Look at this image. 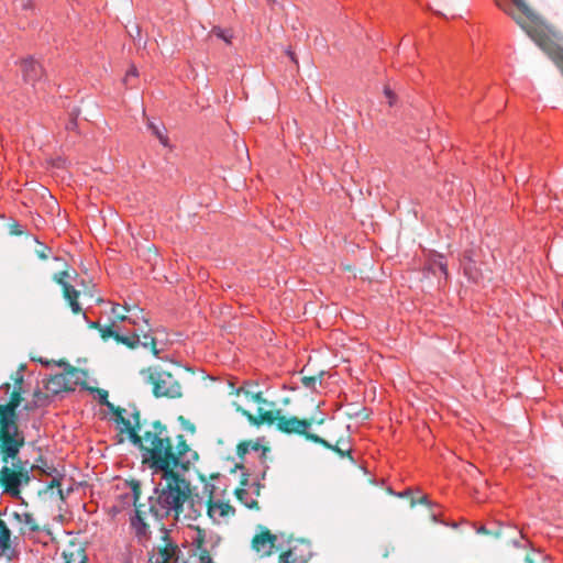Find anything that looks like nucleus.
Listing matches in <instances>:
<instances>
[{"label":"nucleus","instance_id":"nucleus-1","mask_svg":"<svg viewBox=\"0 0 563 563\" xmlns=\"http://www.w3.org/2000/svg\"><path fill=\"white\" fill-rule=\"evenodd\" d=\"M133 439L134 445L142 452L143 463L154 472L162 473V481L148 497V505L140 503V483L131 482L135 507L131 526L137 538L146 539L150 536V519L159 520L168 516L178 519L184 516L191 520V500L199 493L177 471L187 472L199 456L187 443L184 434L173 435L161 420L152 421L142 439L134 434Z\"/></svg>","mask_w":563,"mask_h":563},{"label":"nucleus","instance_id":"nucleus-2","mask_svg":"<svg viewBox=\"0 0 563 563\" xmlns=\"http://www.w3.org/2000/svg\"><path fill=\"white\" fill-rule=\"evenodd\" d=\"M233 406L238 412L244 416L249 422L253 426L260 427L263 424L267 426H276V429L279 432L286 434H299L302 435L306 440H308L309 435H316V433H311L308 429L313 424H322L324 422V418H316L309 417L300 419L296 416L286 417L280 415L279 409H269L265 410L263 407H258L257 413L253 415L249 410L244 409L236 401L233 402Z\"/></svg>","mask_w":563,"mask_h":563},{"label":"nucleus","instance_id":"nucleus-3","mask_svg":"<svg viewBox=\"0 0 563 563\" xmlns=\"http://www.w3.org/2000/svg\"><path fill=\"white\" fill-rule=\"evenodd\" d=\"M22 400V388L14 387L9 401L0 405V442L7 455L14 452L22 439H25L18 426V407Z\"/></svg>","mask_w":563,"mask_h":563},{"label":"nucleus","instance_id":"nucleus-4","mask_svg":"<svg viewBox=\"0 0 563 563\" xmlns=\"http://www.w3.org/2000/svg\"><path fill=\"white\" fill-rule=\"evenodd\" d=\"M206 512L212 522L219 518H228L235 515V509L229 503L214 500V485L206 483L202 494L191 500V520H196Z\"/></svg>","mask_w":563,"mask_h":563},{"label":"nucleus","instance_id":"nucleus-5","mask_svg":"<svg viewBox=\"0 0 563 563\" xmlns=\"http://www.w3.org/2000/svg\"><path fill=\"white\" fill-rule=\"evenodd\" d=\"M140 374L152 386V394L155 398L177 399L183 396V387L170 372L159 366H150L142 368Z\"/></svg>","mask_w":563,"mask_h":563},{"label":"nucleus","instance_id":"nucleus-6","mask_svg":"<svg viewBox=\"0 0 563 563\" xmlns=\"http://www.w3.org/2000/svg\"><path fill=\"white\" fill-rule=\"evenodd\" d=\"M92 391H96L99 396L100 404L107 406L111 412L115 415V422L118 424H122L123 428L120 430L121 433L125 432L128 434V439L134 444L133 433L136 438L142 439L143 432L145 429L148 428L151 423H147L146 421H141V413L140 411L134 408V411L132 412V421L130 419H126L124 417L125 409L121 407L114 406L112 402L108 400V391L102 388H92Z\"/></svg>","mask_w":563,"mask_h":563},{"label":"nucleus","instance_id":"nucleus-7","mask_svg":"<svg viewBox=\"0 0 563 563\" xmlns=\"http://www.w3.org/2000/svg\"><path fill=\"white\" fill-rule=\"evenodd\" d=\"M85 376L84 371L70 367L65 373L52 376L46 384V388L53 394L74 390L75 385L79 384Z\"/></svg>","mask_w":563,"mask_h":563},{"label":"nucleus","instance_id":"nucleus-8","mask_svg":"<svg viewBox=\"0 0 563 563\" xmlns=\"http://www.w3.org/2000/svg\"><path fill=\"white\" fill-rule=\"evenodd\" d=\"M115 342L123 344L131 350L136 349L140 345L143 347H150L154 356L159 355V351L156 347V339L152 334H143V340H141V335L136 332H133L132 335L115 334Z\"/></svg>","mask_w":563,"mask_h":563},{"label":"nucleus","instance_id":"nucleus-9","mask_svg":"<svg viewBox=\"0 0 563 563\" xmlns=\"http://www.w3.org/2000/svg\"><path fill=\"white\" fill-rule=\"evenodd\" d=\"M260 533L252 539V549L261 556H269L274 552L277 537L273 534L266 527L260 526Z\"/></svg>","mask_w":563,"mask_h":563},{"label":"nucleus","instance_id":"nucleus-10","mask_svg":"<svg viewBox=\"0 0 563 563\" xmlns=\"http://www.w3.org/2000/svg\"><path fill=\"white\" fill-rule=\"evenodd\" d=\"M465 275L477 284L489 283L493 279L492 272L483 271L478 262L468 254H464L462 260Z\"/></svg>","mask_w":563,"mask_h":563},{"label":"nucleus","instance_id":"nucleus-11","mask_svg":"<svg viewBox=\"0 0 563 563\" xmlns=\"http://www.w3.org/2000/svg\"><path fill=\"white\" fill-rule=\"evenodd\" d=\"M308 441H311L313 443L320 444L321 446L333 451L339 456L344 457L347 456L352 462H354L352 455H351V446H350V437H341L336 440L334 444L330 443L325 439L316 435H309Z\"/></svg>","mask_w":563,"mask_h":563},{"label":"nucleus","instance_id":"nucleus-12","mask_svg":"<svg viewBox=\"0 0 563 563\" xmlns=\"http://www.w3.org/2000/svg\"><path fill=\"white\" fill-rule=\"evenodd\" d=\"M20 70L24 82L34 86L44 74L42 65L33 57H26L21 60Z\"/></svg>","mask_w":563,"mask_h":563},{"label":"nucleus","instance_id":"nucleus-13","mask_svg":"<svg viewBox=\"0 0 563 563\" xmlns=\"http://www.w3.org/2000/svg\"><path fill=\"white\" fill-rule=\"evenodd\" d=\"M164 534H163V541L164 544L159 548V556L162 560V563H169L170 560L175 556L176 552L178 551V548L176 544H174L167 531L163 528Z\"/></svg>","mask_w":563,"mask_h":563},{"label":"nucleus","instance_id":"nucleus-14","mask_svg":"<svg viewBox=\"0 0 563 563\" xmlns=\"http://www.w3.org/2000/svg\"><path fill=\"white\" fill-rule=\"evenodd\" d=\"M63 296L68 302V306L70 307L74 314H78L81 312V307L78 301L80 291L75 289L74 286L71 285H64Z\"/></svg>","mask_w":563,"mask_h":563},{"label":"nucleus","instance_id":"nucleus-15","mask_svg":"<svg viewBox=\"0 0 563 563\" xmlns=\"http://www.w3.org/2000/svg\"><path fill=\"white\" fill-rule=\"evenodd\" d=\"M11 550V530L0 518V554H7Z\"/></svg>","mask_w":563,"mask_h":563},{"label":"nucleus","instance_id":"nucleus-16","mask_svg":"<svg viewBox=\"0 0 563 563\" xmlns=\"http://www.w3.org/2000/svg\"><path fill=\"white\" fill-rule=\"evenodd\" d=\"M260 449L261 444L257 442H253L251 440L242 441L236 446V454L240 459H243L245 454L250 452V450L258 451Z\"/></svg>","mask_w":563,"mask_h":563},{"label":"nucleus","instance_id":"nucleus-17","mask_svg":"<svg viewBox=\"0 0 563 563\" xmlns=\"http://www.w3.org/2000/svg\"><path fill=\"white\" fill-rule=\"evenodd\" d=\"M14 518L18 519L20 522L24 523L26 527H29V529L31 531L40 530V527H38L36 520L34 519L33 515L30 512H25L22 515L14 512Z\"/></svg>","mask_w":563,"mask_h":563},{"label":"nucleus","instance_id":"nucleus-18","mask_svg":"<svg viewBox=\"0 0 563 563\" xmlns=\"http://www.w3.org/2000/svg\"><path fill=\"white\" fill-rule=\"evenodd\" d=\"M123 309H124V311L126 313H129V316H133V318H134V321L133 320H126L128 322L132 323L133 325H139V320H142L144 322V324H145L144 328H147L150 330V324H148L147 319H145L142 316H140V313L142 312L141 310L136 309L135 307L131 308V307H128V306H124Z\"/></svg>","mask_w":563,"mask_h":563},{"label":"nucleus","instance_id":"nucleus-19","mask_svg":"<svg viewBox=\"0 0 563 563\" xmlns=\"http://www.w3.org/2000/svg\"><path fill=\"white\" fill-rule=\"evenodd\" d=\"M33 468H37L41 471V473L48 475V476L53 475L56 472V468L53 467L52 465H48L47 462L42 456H40L36 460L35 465H29V471L33 470Z\"/></svg>","mask_w":563,"mask_h":563},{"label":"nucleus","instance_id":"nucleus-20","mask_svg":"<svg viewBox=\"0 0 563 563\" xmlns=\"http://www.w3.org/2000/svg\"><path fill=\"white\" fill-rule=\"evenodd\" d=\"M147 128L152 131V133L159 140V142L164 145V146H167L168 145V139L167 136L163 133L162 129L159 126H157L154 122L152 121H147Z\"/></svg>","mask_w":563,"mask_h":563},{"label":"nucleus","instance_id":"nucleus-21","mask_svg":"<svg viewBox=\"0 0 563 563\" xmlns=\"http://www.w3.org/2000/svg\"><path fill=\"white\" fill-rule=\"evenodd\" d=\"M322 376V372L316 375H305L301 377V383L307 388H313L317 383H321Z\"/></svg>","mask_w":563,"mask_h":563},{"label":"nucleus","instance_id":"nucleus-22","mask_svg":"<svg viewBox=\"0 0 563 563\" xmlns=\"http://www.w3.org/2000/svg\"><path fill=\"white\" fill-rule=\"evenodd\" d=\"M234 494H235L236 498H238L241 503H243L247 508H250V509H258V508H260L257 500H254V499H253V500H251L250 503H247V501H245V500H244V496H246V495H247V493H246V490H245L244 488H241V487H240V488H236V489H235V492H234Z\"/></svg>","mask_w":563,"mask_h":563},{"label":"nucleus","instance_id":"nucleus-23","mask_svg":"<svg viewBox=\"0 0 563 563\" xmlns=\"http://www.w3.org/2000/svg\"><path fill=\"white\" fill-rule=\"evenodd\" d=\"M279 563H307V561L302 558L294 556L292 551H286L279 555Z\"/></svg>","mask_w":563,"mask_h":563},{"label":"nucleus","instance_id":"nucleus-24","mask_svg":"<svg viewBox=\"0 0 563 563\" xmlns=\"http://www.w3.org/2000/svg\"><path fill=\"white\" fill-rule=\"evenodd\" d=\"M36 243H37V247L35 249L36 256L42 261L47 260L49 256V253H51V247H48L47 245H45L38 241H36Z\"/></svg>","mask_w":563,"mask_h":563},{"label":"nucleus","instance_id":"nucleus-25","mask_svg":"<svg viewBox=\"0 0 563 563\" xmlns=\"http://www.w3.org/2000/svg\"><path fill=\"white\" fill-rule=\"evenodd\" d=\"M99 333L101 339L104 341H107L110 338H112L115 341V334H119L117 331L113 330V324L102 325Z\"/></svg>","mask_w":563,"mask_h":563},{"label":"nucleus","instance_id":"nucleus-26","mask_svg":"<svg viewBox=\"0 0 563 563\" xmlns=\"http://www.w3.org/2000/svg\"><path fill=\"white\" fill-rule=\"evenodd\" d=\"M112 313L114 314V317H115V319L118 321H126V320H133L134 321L133 316L126 314L123 308H122V311H121L120 305H114L112 307Z\"/></svg>","mask_w":563,"mask_h":563},{"label":"nucleus","instance_id":"nucleus-27","mask_svg":"<svg viewBox=\"0 0 563 563\" xmlns=\"http://www.w3.org/2000/svg\"><path fill=\"white\" fill-rule=\"evenodd\" d=\"M211 33L214 34L218 38L223 40L225 43H231L232 34L228 33L227 31L220 27H213Z\"/></svg>","mask_w":563,"mask_h":563},{"label":"nucleus","instance_id":"nucleus-28","mask_svg":"<svg viewBox=\"0 0 563 563\" xmlns=\"http://www.w3.org/2000/svg\"><path fill=\"white\" fill-rule=\"evenodd\" d=\"M24 369V366L21 365L20 368L13 373L11 375V379L13 380V384H14V387H20L22 388V384H23V375H22V371Z\"/></svg>","mask_w":563,"mask_h":563},{"label":"nucleus","instance_id":"nucleus-29","mask_svg":"<svg viewBox=\"0 0 563 563\" xmlns=\"http://www.w3.org/2000/svg\"><path fill=\"white\" fill-rule=\"evenodd\" d=\"M68 276V273L67 271H63V272H59V273H56L54 276H53V280L55 283H57L60 287H62V290L64 289V285H69L65 278Z\"/></svg>","mask_w":563,"mask_h":563},{"label":"nucleus","instance_id":"nucleus-30","mask_svg":"<svg viewBox=\"0 0 563 563\" xmlns=\"http://www.w3.org/2000/svg\"><path fill=\"white\" fill-rule=\"evenodd\" d=\"M252 401L257 402L260 405H268L269 407H274L275 404L272 401H268L263 397L262 391H256L254 395H252Z\"/></svg>","mask_w":563,"mask_h":563},{"label":"nucleus","instance_id":"nucleus-31","mask_svg":"<svg viewBox=\"0 0 563 563\" xmlns=\"http://www.w3.org/2000/svg\"><path fill=\"white\" fill-rule=\"evenodd\" d=\"M256 391L252 390L249 387L242 386L232 391V394L239 396L243 394L247 399L252 400V395H254Z\"/></svg>","mask_w":563,"mask_h":563},{"label":"nucleus","instance_id":"nucleus-32","mask_svg":"<svg viewBox=\"0 0 563 563\" xmlns=\"http://www.w3.org/2000/svg\"><path fill=\"white\" fill-rule=\"evenodd\" d=\"M199 561L200 563H214L211 559V555L207 549H201L199 551Z\"/></svg>","mask_w":563,"mask_h":563},{"label":"nucleus","instance_id":"nucleus-33","mask_svg":"<svg viewBox=\"0 0 563 563\" xmlns=\"http://www.w3.org/2000/svg\"><path fill=\"white\" fill-rule=\"evenodd\" d=\"M477 533L485 534V536H493L495 538H500L501 537V530L500 529H498L496 531H490V530L486 529L485 527H481L477 530Z\"/></svg>","mask_w":563,"mask_h":563},{"label":"nucleus","instance_id":"nucleus-34","mask_svg":"<svg viewBox=\"0 0 563 563\" xmlns=\"http://www.w3.org/2000/svg\"><path fill=\"white\" fill-rule=\"evenodd\" d=\"M54 487L58 488V495H59L60 499H64L63 490L59 488L60 487V481L57 477H54L52 479V482L47 486L48 489L54 488Z\"/></svg>","mask_w":563,"mask_h":563},{"label":"nucleus","instance_id":"nucleus-35","mask_svg":"<svg viewBox=\"0 0 563 563\" xmlns=\"http://www.w3.org/2000/svg\"><path fill=\"white\" fill-rule=\"evenodd\" d=\"M384 93H385V96H386V97H387V99H388V103H389V106H393V104L395 103V98H396V97H395V93H394V92L391 91V89H390V88H388V87H386V88L384 89Z\"/></svg>","mask_w":563,"mask_h":563},{"label":"nucleus","instance_id":"nucleus-36","mask_svg":"<svg viewBox=\"0 0 563 563\" xmlns=\"http://www.w3.org/2000/svg\"><path fill=\"white\" fill-rule=\"evenodd\" d=\"M74 556H77V553H74V552L66 553V552H64L65 563H78V560H76Z\"/></svg>","mask_w":563,"mask_h":563},{"label":"nucleus","instance_id":"nucleus-37","mask_svg":"<svg viewBox=\"0 0 563 563\" xmlns=\"http://www.w3.org/2000/svg\"><path fill=\"white\" fill-rule=\"evenodd\" d=\"M198 532H199V533H198V537H197V539H196V541H195V542H196V544H197V548H198V549H199V551H200L201 549H205V548H203L205 537H203V534L201 533V530H198Z\"/></svg>","mask_w":563,"mask_h":563},{"label":"nucleus","instance_id":"nucleus-38","mask_svg":"<svg viewBox=\"0 0 563 563\" xmlns=\"http://www.w3.org/2000/svg\"><path fill=\"white\" fill-rule=\"evenodd\" d=\"M21 8L23 10H32L33 9L32 0H21Z\"/></svg>","mask_w":563,"mask_h":563},{"label":"nucleus","instance_id":"nucleus-39","mask_svg":"<svg viewBox=\"0 0 563 563\" xmlns=\"http://www.w3.org/2000/svg\"><path fill=\"white\" fill-rule=\"evenodd\" d=\"M419 504H428V497L427 496H422L419 500H418ZM417 505V500H415L413 498H411L410 500V506L411 507H415Z\"/></svg>","mask_w":563,"mask_h":563},{"label":"nucleus","instance_id":"nucleus-40","mask_svg":"<svg viewBox=\"0 0 563 563\" xmlns=\"http://www.w3.org/2000/svg\"><path fill=\"white\" fill-rule=\"evenodd\" d=\"M76 126H77V120H76V118H71L69 120V122L67 123L66 129L67 130H75Z\"/></svg>","mask_w":563,"mask_h":563},{"label":"nucleus","instance_id":"nucleus-41","mask_svg":"<svg viewBox=\"0 0 563 563\" xmlns=\"http://www.w3.org/2000/svg\"><path fill=\"white\" fill-rule=\"evenodd\" d=\"M130 76H137V69H136V67H135V66H132V67L129 69V71L126 73V76H125L124 81H126V80H128V78H129Z\"/></svg>","mask_w":563,"mask_h":563},{"label":"nucleus","instance_id":"nucleus-42","mask_svg":"<svg viewBox=\"0 0 563 563\" xmlns=\"http://www.w3.org/2000/svg\"><path fill=\"white\" fill-rule=\"evenodd\" d=\"M11 234L20 235L22 234V231L19 229V224L14 223L11 225Z\"/></svg>","mask_w":563,"mask_h":563},{"label":"nucleus","instance_id":"nucleus-43","mask_svg":"<svg viewBox=\"0 0 563 563\" xmlns=\"http://www.w3.org/2000/svg\"><path fill=\"white\" fill-rule=\"evenodd\" d=\"M146 330H144L143 328H137L134 332H136L137 334L141 335V340H143V334H151L150 331L151 329L148 330L147 328H145Z\"/></svg>","mask_w":563,"mask_h":563},{"label":"nucleus","instance_id":"nucleus-44","mask_svg":"<svg viewBox=\"0 0 563 563\" xmlns=\"http://www.w3.org/2000/svg\"><path fill=\"white\" fill-rule=\"evenodd\" d=\"M186 430H188L189 432L194 433L196 431V427L194 423L189 422V421H186V426H185Z\"/></svg>","mask_w":563,"mask_h":563},{"label":"nucleus","instance_id":"nucleus-45","mask_svg":"<svg viewBox=\"0 0 563 563\" xmlns=\"http://www.w3.org/2000/svg\"><path fill=\"white\" fill-rule=\"evenodd\" d=\"M435 265H437V267H439V269H440L444 275H446V274H448V273H446V266H445L443 263H441V262H440V263H438V264H435Z\"/></svg>","mask_w":563,"mask_h":563},{"label":"nucleus","instance_id":"nucleus-46","mask_svg":"<svg viewBox=\"0 0 563 563\" xmlns=\"http://www.w3.org/2000/svg\"><path fill=\"white\" fill-rule=\"evenodd\" d=\"M89 328L97 329L98 331H100V329L102 328V325H101L99 322H91V323L89 324Z\"/></svg>","mask_w":563,"mask_h":563},{"label":"nucleus","instance_id":"nucleus-47","mask_svg":"<svg viewBox=\"0 0 563 563\" xmlns=\"http://www.w3.org/2000/svg\"><path fill=\"white\" fill-rule=\"evenodd\" d=\"M525 563H534V561L531 558V555L527 554L526 558H525Z\"/></svg>","mask_w":563,"mask_h":563},{"label":"nucleus","instance_id":"nucleus-48","mask_svg":"<svg viewBox=\"0 0 563 563\" xmlns=\"http://www.w3.org/2000/svg\"><path fill=\"white\" fill-rule=\"evenodd\" d=\"M287 54L289 55L292 62L297 63L296 56L291 51H288Z\"/></svg>","mask_w":563,"mask_h":563},{"label":"nucleus","instance_id":"nucleus-49","mask_svg":"<svg viewBox=\"0 0 563 563\" xmlns=\"http://www.w3.org/2000/svg\"><path fill=\"white\" fill-rule=\"evenodd\" d=\"M409 496H410V490H406V492L399 494V497H409Z\"/></svg>","mask_w":563,"mask_h":563},{"label":"nucleus","instance_id":"nucleus-50","mask_svg":"<svg viewBox=\"0 0 563 563\" xmlns=\"http://www.w3.org/2000/svg\"><path fill=\"white\" fill-rule=\"evenodd\" d=\"M133 34H137V35H140V29H139V26H137V25H135V31H133Z\"/></svg>","mask_w":563,"mask_h":563},{"label":"nucleus","instance_id":"nucleus-51","mask_svg":"<svg viewBox=\"0 0 563 563\" xmlns=\"http://www.w3.org/2000/svg\"><path fill=\"white\" fill-rule=\"evenodd\" d=\"M133 34H137V35H140V29H139V26H137V25H135V31H133Z\"/></svg>","mask_w":563,"mask_h":563},{"label":"nucleus","instance_id":"nucleus-52","mask_svg":"<svg viewBox=\"0 0 563 563\" xmlns=\"http://www.w3.org/2000/svg\"><path fill=\"white\" fill-rule=\"evenodd\" d=\"M2 387H3V388H5L7 390H9V389H10V384H9V383H4V384L2 385Z\"/></svg>","mask_w":563,"mask_h":563},{"label":"nucleus","instance_id":"nucleus-53","mask_svg":"<svg viewBox=\"0 0 563 563\" xmlns=\"http://www.w3.org/2000/svg\"><path fill=\"white\" fill-rule=\"evenodd\" d=\"M246 483H247V479H246V478H243V479L241 481V485H246Z\"/></svg>","mask_w":563,"mask_h":563},{"label":"nucleus","instance_id":"nucleus-54","mask_svg":"<svg viewBox=\"0 0 563 563\" xmlns=\"http://www.w3.org/2000/svg\"><path fill=\"white\" fill-rule=\"evenodd\" d=\"M180 421H185V418L183 416H179Z\"/></svg>","mask_w":563,"mask_h":563}]
</instances>
